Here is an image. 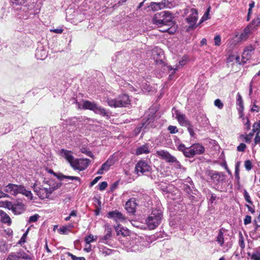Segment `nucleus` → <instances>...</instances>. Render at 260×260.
Masks as SVG:
<instances>
[{
    "mask_svg": "<svg viewBox=\"0 0 260 260\" xmlns=\"http://www.w3.org/2000/svg\"><path fill=\"white\" fill-rule=\"evenodd\" d=\"M46 183L48 185V187L37 184H34L32 186L34 191L42 199L48 198L55 190L62 185L61 183H55L52 180H49L47 181Z\"/></svg>",
    "mask_w": 260,
    "mask_h": 260,
    "instance_id": "f257e3e1",
    "label": "nucleus"
},
{
    "mask_svg": "<svg viewBox=\"0 0 260 260\" xmlns=\"http://www.w3.org/2000/svg\"><path fill=\"white\" fill-rule=\"evenodd\" d=\"M173 16L169 11H162L155 14L153 17V23L156 25H165L170 26L173 25Z\"/></svg>",
    "mask_w": 260,
    "mask_h": 260,
    "instance_id": "f03ea898",
    "label": "nucleus"
},
{
    "mask_svg": "<svg viewBox=\"0 0 260 260\" xmlns=\"http://www.w3.org/2000/svg\"><path fill=\"white\" fill-rule=\"evenodd\" d=\"M162 217V212L157 209H153L146 221L150 230L155 229L160 223Z\"/></svg>",
    "mask_w": 260,
    "mask_h": 260,
    "instance_id": "7ed1b4c3",
    "label": "nucleus"
},
{
    "mask_svg": "<svg viewBox=\"0 0 260 260\" xmlns=\"http://www.w3.org/2000/svg\"><path fill=\"white\" fill-rule=\"evenodd\" d=\"M107 102L108 105L111 107H125L131 104V100L127 94H123L116 99H108Z\"/></svg>",
    "mask_w": 260,
    "mask_h": 260,
    "instance_id": "20e7f679",
    "label": "nucleus"
},
{
    "mask_svg": "<svg viewBox=\"0 0 260 260\" xmlns=\"http://www.w3.org/2000/svg\"><path fill=\"white\" fill-rule=\"evenodd\" d=\"M156 154L157 156L160 157L162 159L166 160L169 163H174V167L178 169H181L182 166L177 158L171 155L168 151L165 150H157L156 151Z\"/></svg>",
    "mask_w": 260,
    "mask_h": 260,
    "instance_id": "39448f33",
    "label": "nucleus"
},
{
    "mask_svg": "<svg viewBox=\"0 0 260 260\" xmlns=\"http://www.w3.org/2000/svg\"><path fill=\"white\" fill-rule=\"evenodd\" d=\"M212 182L216 185L222 184L225 180V175L223 172L210 171L208 173Z\"/></svg>",
    "mask_w": 260,
    "mask_h": 260,
    "instance_id": "423d86ee",
    "label": "nucleus"
},
{
    "mask_svg": "<svg viewBox=\"0 0 260 260\" xmlns=\"http://www.w3.org/2000/svg\"><path fill=\"white\" fill-rule=\"evenodd\" d=\"M205 147L200 143H195L188 147V152L187 158L193 157L196 155H201L204 153Z\"/></svg>",
    "mask_w": 260,
    "mask_h": 260,
    "instance_id": "0eeeda50",
    "label": "nucleus"
},
{
    "mask_svg": "<svg viewBox=\"0 0 260 260\" xmlns=\"http://www.w3.org/2000/svg\"><path fill=\"white\" fill-rule=\"evenodd\" d=\"M151 170V166L143 159L139 160L135 168V171L137 174H139V173L143 175L146 173H150Z\"/></svg>",
    "mask_w": 260,
    "mask_h": 260,
    "instance_id": "6e6552de",
    "label": "nucleus"
},
{
    "mask_svg": "<svg viewBox=\"0 0 260 260\" xmlns=\"http://www.w3.org/2000/svg\"><path fill=\"white\" fill-rule=\"evenodd\" d=\"M90 160L88 158H76L71 163V167L74 170L83 171L89 166Z\"/></svg>",
    "mask_w": 260,
    "mask_h": 260,
    "instance_id": "1a4fd4ad",
    "label": "nucleus"
},
{
    "mask_svg": "<svg viewBox=\"0 0 260 260\" xmlns=\"http://www.w3.org/2000/svg\"><path fill=\"white\" fill-rule=\"evenodd\" d=\"M190 12L191 14L186 18V21L189 24L188 27L190 29H193L198 26L196 24L198 19V12L194 8L191 9Z\"/></svg>",
    "mask_w": 260,
    "mask_h": 260,
    "instance_id": "9d476101",
    "label": "nucleus"
},
{
    "mask_svg": "<svg viewBox=\"0 0 260 260\" xmlns=\"http://www.w3.org/2000/svg\"><path fill=\"white\" fill-rule=\"evenodd\" d=\"M23 259H30V257L23 250H19L17 252L10 253L6 260H21Z\"/></svg>",
    "mask_w": 260,
    "mask_h": 260,
    "instance_id": "9b49d317",
    "label": "nucleus"
},
{
    "mask_svg": "<svg viewBox=\"0 0 260 260\" xmlns=\"http://www.w3.org/2000/svg\"><path fill=\"white\" fill-rule=\"evenodd\" d=\"M107 217L113 219L116 222H124L126 220L125 216L117 210L109 212L107 213Z\"/></svg>",
    "mask_w": 260,
    "mask_h": 260,
    "instance_id": "f8f14e48",
    "label": "nucleus"
},
{
    "mask_svg": "<svg viewBox=\"0 0 260 260\" xmlns=\"http://www.w3.org/2000/svg\"><path fill=\"white\" fill-rule=\"evenodd\" d=\"M171 3L168 0H162L159 3L152 2L150 4L149 7L153 11L158 10H161L164 8H169Z\"/></svg>",
    "mask_w": 260,
    "mask_h": 260,
    "instance_id": "ddd939ff",
    "label": "nucleus"
},
{
    "mask_svg": "<svg viewBox=\"0 0 260 260\" xmlns=\"http://www.w3.org/2000/svg\"><path fill=\"white\" fill-rule=\"evenodd\" d=\"M176 118L179 124L182 126L186 127L191 123V122L186 118L185 114L181 113L179 111H175Z\"/></svg>",
    "mask_w": 260,
    "mask_h": 260,
    "instance_id": "4468645a",
    "label": "nucleus"
},
{
    "mask_svg": "<svg viewBox=\"0 0 260 260\" xmlns=\"http://www.w3.org/2000/svg\"><path fill=\"white\" fill-rule=\"evenodd\" d=\"M138 205L136 200L134 198H131L125 203V209L129 213L134 214L136 212V207Z\"/></svg>",
    "mask_w": 260,
    "mask_h": 260,
    "instance_id": "2eb2a0df",
    "label": "nucleus"
},
{
    "mask_svg": "<svg viewBox=\"0 0 260 260\" xmlns=\"http://www.w3.org/2000/svg\"><path fill=\"white\" fill-rule=\"evenodd\" d=\"M12 210L15 214H20L25 210V206L23 203L18 202L12 206Z\"/></svg>",
    "mask_w": 260,
    "mask_h": 260,
    "instance_id": "dca6fc26",
    "label": "nucleus"
},
{
    "mask_svg": "<svg viewBox=\"0 0 260 260\" xmlns=\"http://www.w3.org/2000/svg\"><path fill=\"white\" fill-rule=\"evenodd\" d=\"M236 104L239 107L238 108V110L239 111L240 117H242L243 116L244 104L242 96L239 92H238L237 95Z\"/></svg>",
    "mask_w": 260,
    "mask_h": 260,
    "instance_id": "f3484780",
    "label": "nucleus"
},
{
    "mask_svg": "<svg viewBox=\"0 0 260 260\" xmlns=\"http://www.w3.org/2000/svg\"><path fill=\"white\" fill-rule=\"evenodd\" d=\"M150 152L148 144H144L138 147L135 151V154L139 155L143 154H148Z\"/></svg>",
    "mask_w": 260,
    "mask_h": 260,
    "instance_id": "a211bd4d",
    "label": "nucleus"
},
{
    "mask_svg": "<svg viewBox=\"0 0 260 260\" xmlns=\"http://www.w3.org/2000/svg\"><path fill=\"white\" fill-rule=\"evenodd\" d=\"M96 103L91 102L89 101H84L82 105V109L84 110H89L95 112V108H96Z\"/></svg>",
    "mask_w": 260,
    "mask_h": 260,
    "instance_id": "6ab92c4d",
    "label": "nucleus"
},
{
    "mask_svg": "<svg viewBox=\"0 0 260 260\" xmlns=\"http://www.w3.org/2000/svg\"><path fill=\"white\" fill-rule=\"evenodd\" d=\"M254 49V47L252 45H249L246 47L242 54L243 58L246 59V60L249 59L253 54Z\"/></svg>",
    "mask_w": 260,
    "mask_h": 260,
    "instance_id": "aec40b11",
    "label": "nucleus"
},
{
    "mask_svg": "<svg viewBox=\"0 0 260 260\" xmlns=\"http://www.w3.org/2000/svg\"><path fill=\"white\" fill-rule=\"evenodd\" d=\"M1 221L3 223H7L10 225L12 223V220L10 216L4 211L0 210Z\"/></svg>",
    "mask_w": 260,
    "mask_h": 260,
    "instance_id": "412c9836",
    "label": "nucleus"
},
{
    "mask_svg": "<svg viewBox=\"0 0 260 260\" xmlns=\"http://www.w3.org/2000/svg\"><path fill=\"white\" fill-rule=\"evenodd\" d=\"M225 229H224L223 228H220L219 230L218 235L216 238V241L217 242L218 244H219L220 246H222L224 244V240L223 237V234L225 232Z\"/></svg>",
    "mask_w": 260,
    "mask_h": 260,
    "instance_id": "4be33fe9",
    "label": "nucleus"
},
{
    "mask_svg": "<svg viewBox=\"0 0 260 260\" xmlns=\"http://www.w3.org/2000/svg\"><path fill=\"white\" fill-rule=\"evenodd\" d=\"M61 152L63 154V157L64 158L70 163V165L71 163L75 159L74 156L72 155V152L66 149H61Z\"/></svg>",
    "mask_w": 260,
    "mask_h": 260,
    "instance_id": "5701e85b",
    "label": "nucleus"
},
{
    "mask_svg": "<svg viewBox=\"0 0 260 260\" xmlns=\"http://www.w3.org/2000/svg\"><path fill=\"white\" fill-rule=\"evenodd\" d=\"M115 163V160L113 156H110L105 162L102 165V169H104L105 171H108L110 167L113 166Z\"/></svg>",
    "mask_w": 260,
    "mask_h": 260,
    "instance_id": "b1692460",
    "label": "nucleus"
},
{
    "mask_svg": "<svg viewBox=\"0 0 260 260\" xmlns=\"http://www.w3.org/2000/svg\"><path fill=\"white\" fill-rule=\"evenodd\" d=\"M54 175L55 176L60 180H62L63 179H69L72 180H76L78 181H81V179L79 177L67 176L61 173H59L58 174H57L56 173H54Z\"/></svg>",
    "mask_w": 260,
    "mask_h": 260,
    "instance_id": "393cba45",
    "label": "nucleus"
},
{
    "mask_svg": "<svg viewBox=\"0 0 260 260\" xmlns=\"http://www.w3.org/2000/svg\"><path fill=\"white\" fill-rule=\"evenodd\" d=\"M251 31L248 26L245 27L243 31L240 34L239 39L240 41H246L250 36Z\"/></svg>",
    "mask_w": 260,
    "mask_h": 260,
    "instance_id": "a878e982",
    "label": "nucleus"
},
{
    "mask_svg": "<svg viewBox=\"0 0 260 260\" xmlns=\"http://www.w3.org/2000/svg\"><path fill=\"white\" fill-rule=\"evenodd\" d=\"M105 227V234L104 236L103 239L104 240H107L111 238L112 237V228L109 224H106Z\"/></svg>",
    "mask_w": 260,
    "mask_h": 260,
    "instance_id": "bb28decb",
    "label": "nucleus"
},
{
    "mask_svg": "<svg viewBox=\"0 0 260 260\" xmlns=\"http://www.w3.org/2000/svg\"><path fill=\"white\" fill-rule=\"evenodd\" d=\"M15 184L9 183L5 187L4 190L6 192L15 196Z\"/></svg>",
    "mask_w": 260,
    "mask_h": 260,
    "instance_id": "cd10ccee",
    "label": "nucleus"
},
{
    "mask_svg": "<svg viewBox=\"0 0 260 260\" xmlns=\"http://www.w3.org/2000/svg\"><path fill=\"white\" fill-rule=\"evenodd\" d=\"M74 226L72 224H69L68 225H65L61 227L58 230V232L61 234H67L68 233L71 232L70 228H72Z\"/></svg>",
    "mask_w": 260,
    "mask_h": 260,
    "instance_id": "c85d7f7f",
    "label": "nucleus"
},
{
    "mask_svg": "<svg viewBox=\"0 0 260 260\" xmlns=\"http://www.w3.org/2000/svg\"><path fill=\"white\" fill-rule=\"evenodd\" d=\"M115 229L117 235L120 234L123 235V236H126L128 235V232L126 230H125L123 228H120V224H118L117 226H116L115 227Z\"/></svg>",
    "mask_w": 260,
    "mask_h": 260,
    "instance_id": "c756f323",
    "label": "nucleus"
},
{
    "mask_svg": "<svg viewBox=\"0 0 260 260\" xmlns=\"http://www.w3.org/2000/svg\"><path fill=\"white\" fill-rule=\"evenodd\" d=\"M240 165V162L239 161H237L236 162V166H235V179L237 180V182L238 184H239V183H240V174H239Z\"/></svg>",
    "mask_w": 260,
    "mask_h": 260,
    "instance_id": "7c9ffc66",
    "label": "nucleus"
},
{
    "mask_svg": "<svg viewBox=\"0 0 260 260\" xmlns=\"http://www.w3.org/2000/svg\"><path fill=\"white\" fill-rule=\"evenodd\" d=\"M177 149L182 152L183 154V155L186 157H187V154L188 152V147L187 148L185 147V145L183 144H180L178 145L177 147Z\"/></svg>",
    "mask_w": 260,
    "mask_h": 260,
    "instance_id": "2f4dec72",
    "label": "nucleus"
},
{
    "mask_svg": "<svg viewBox=\"0 0 260 260\" xmlns=\"http://www.w3.org/2000/svg\"><path fill=\"white\" fill-rule=\"evenodd\" d=\"M95 112L94 113L96 114H99L103 116H108V113L106 110L102 107H99L96 105V108H95Z\"/></svg>",
    "mask_w": 260,
    "mask_h": 260,
    "instance_id": "473e14b6",
    "label": "nucleus"
},
{
    "mask_svg": "<svg viewBox=\"0 0 260 260\" xmlns=\"http://www.w3.org/2000/svg\"><path fill=\"white\" fill-rule=\"evenodd\" d=\"M171 26L172 25L168 26L167 25H160V29H159V31L162 32H168L170 34H173V31L171 30Z\"/></svg>",
    "mask_w": 260,
    "mask_h": 260,
    "instance_id": "72a5a7b5",
    "label": "nucleus"
},
{
    "mask_svg": "<svg viewBox=\"0 0 260 260\" xmlns=\"http://www.w3.org/2000/svg\"><path fill=\"white\" fill-rule=\"evenodd\" d=\"M168 71H173L170 74L169 76V78L170 80H172L173 78V77L176 73V71L178 70V66H176L175 68H173L171 66H168Z\"/></svg>",
    "mask_w": 260,
    "mask_h": 260,
    "instance_id": "f704fd0d",
    "label": "nucleus"
},
{
    "mask_svg": "<svg viewBox=\"0 0 260 260\" xmlns=\"http://www.w3.org/2000/svg\"><path fill=\"white\" fill-rule=\"evenodd\" d=\"M253 133L256 132L257 133H259L260 132V121L257 122H255L253 124V129H252Z\"/></svg>",
    "mask_w": 260,
    "mask_h": 260,
    "instance_id": "c9c22d12",
    "label": "nucleus"
},
{
    "mask_svg": "<svg viewBox=\"0 0 260 260\" xmlns=\"http://www.w3.org/2000/svg\"><path fill=\"white\" fill-rule=\"evenodd\" d=\"M239 245L241 249H243L245 248L244 239L241 233H239Z\"/></svg>",
    "mask_w": 260,
    "mask_h": 260,
    "instance_id": "e433bc0d",
    "label": "nucleus"
},
{
    "mask_svg": "<svg viewBox=\"0 0 260 260\" xmlns=\"http://www.w3.org/2000/svg\"><path fill=\"white\" fill-rule=\"evenodd\" d=\"M81 152L85 154L86 155L93 158V155L91 151L87 149L86 148L83 147L81 149Z\"/></svg>",
    "mask_w": 260,
    "mask_h": 260,
    "instance_id": "4c0bfd02",
    "label": "nucleus"
},
{
    "mask_svg": "<svg viewBox=\"0 0 260 260\" xmlns=\"http://www.w3.org/2000/svg\"><path fill=\"white\" fill-rule=\"evenodd\" d=\"M96 238H94V237L92 235H90L88 236H87L85 238V241L86 244H90L91 242L96 241Z\"/></svg>",
    "mask_w": 260,
    "mask_h": 260,
    "instance_id": "58836bf2",
    "label": "nucleus"
},
{
    "mask_svg": "<svg viewBox=\"0 0 260 260\" xmlns=\"http://www.w3.org/2000/svg\"><path fill=\"white\" fill-rule=\"evenodd\" d=\"M243 195H244V197L245 201L247 203H248L249 204L252 205L253 202L251 200V198H250V197L249 193L246 190H244Z\"/></svg>",
    "mask_w": 260,
    "mask_h": 260,
    "instance_id": "ea45409f",
    "label": "nucleus"
},
{
    "mask_svg": "<svg viewBox=\"0 0 260 260\" xmlns=\"http://www.w3.org/2000/svg\"><path fill=\"white\" fill-rule=\"evenodd\" d=\"M21 194H22L25 196L26 197H28V198L30 197V200H32V193H31V191L29 190H26L24 186L22 189V191Z\"/></svg>",
    "mask_w": 260,
    "mask_h": 260,
    "instance_id": "a19ab883",
    "label": "nucleus"
},
{
    "mask_svg": "<svg viewBox=\"0 0 260 260\" xmlns=\"http://www.w3.org/2000/svg\"><path fill=\"white\" fill-rule=\"evenodd\" d=\"M244 167L247 171L251 170L253 167L251 161L249 159L246 160L244 161Z\"/></svg>",
    "mask_w": 260,
    "mask_h": 260,
    "instance_id": "79ce46f5",
    "label": "nucleus"
},
{
    "mask_svg": "<svg viewBox=\"0 0 260 260\" xmlns=\"http://www.w3.org/2000/svg\"><path fill=\"white\" fill-rule=\"evenodd\" d=\"M24 186L22 185L15 184V196L19 193H21Z\"/></svg>",
    "mask_w": 260,
    "mask_h": 260,
    "instance_id": "37998d69",
    "label": "nucleus"
},
{
    "mask_svg": "<svg viewBox=\"0 0 260 260\" xmlns=\"http://www.w3.org/2000/svg\"><path fill=\"white\" fill-rule=\"evenodd\" d=\"M168 130L170 132V134H174L178 132V129L176 126L169 125L168 127Z\"/></svg>",
    "mask_w": 260,
    "mask_h": 260,
    "instance_id": "c03bdc74",
    "label": "nucleus"
},
{
    "mask_svg": "<svg viewBox=\"0 0 260 260\" xmlns=\"http://www.w3.org/2000/svg\"><path fill=\"white\" fill-rule=\"evenodd\" d=\"M113 252V250L110 249L106 247H104L102 250V254L104 256H107L112 254Z\"/></svg>",
    "mask_w": 260,
    "mask_h": 260,
    "instance_id": "a18cd8bd",
    "label": "nucleus"
},
{
    "mask_svg": "<svg viewBox=\"0 0 260 260\" xmlns=\"http://www.w3.org/2000/svg\"><path fill=\"white\" fill-rule=\"evenodd\" d=\"M186 127L187 128L188 132L189 133L190 137H193L195 135V133L194 132L193 125L191 123L190 124L186 126Z\"/></svg>",
    "mask_w": 260,
    "mask_h": 260,
    "instance_id": "49530a36",
    "label": "nucleus"
},
{
    "mask_svg": "<svg viewBox=\"0 0 260 260\" xmlns=\"http://www.w3.org/2000/svg\"><path fill=\"white\" fill-rule=\"evenodd\" d=\"M67 254L71 257L73 260H86L84 257H77L70 252H68Z\"/></svg>",
    "mask_w": 260,
    "mask_h": 260,
    "instance_id": "de8ad7c7",
    "label": "nucleus"
},
{
    "mask_svg": "<svg viewBox=\"0 0 260 260\" xmlns=\"http://www.w3.org/2000/svg\"><path fill=\"white\" fill-rule=\"evenodd\" d=\"M40 216L38 214H36L32 216H30L28 220L29 223L35 222L39 218Z\"/></svg>",
    "mask_w": 260,
    "mask_h": 260,
    "instance_id": "09e8293b",
    "label": "nucleus"
},
{
    "mask_svg": "<svg viewBox=\"0 0 260 260\" xmlns=\"http://www.w3.org/2000/svg\"><path fill=\"white\" fill-rule=\"evenodd\" d=\"M253 134L254 133H253V132H252L250 133L249 134L246 135V136L244 137V139L246 143H250L251 142Z\"/></svg>",
    "mask_w": 260,
    "mask_h": 260,
    "instance_id": "8fccbe9b",
    "label": "nucleus"
},
{
    "mask_svg": "<svg viewBox=\"0 0 260 260\" xmlns=\"http://www.w3.org/2000/svg\"><path fill=\"white\" fill-rule=\"evenodd\" d=\"M10 2L15 5H22L24 4L27 0H10Z\"/></svg>",
    "mask_w": 260,
    "mask_h": 260,
    "instance_id": "3c124183",
    "label": "nucleus"
},
{
    "mask_svg": "<svg viewBox=\"0 0 260 260\" xmlns=\"http://www.w3.org/2000/svg\"><path fill=\"white\" fill-rule=\"evenodd\" d=\"M214 44L216 46H219L221 44V37L220 35H216L214 38Z\"/></svg>",
    "mask_w": 260,
    "mask_h": 260,
    "instance_id": "603ef678",
    "label": "nucleus"
},
{
    "mask_svg": "<svg viewBox=\"0 0 260 260\" xmlns=\"http://www.w3.org/2000/svg\"><path fill=\"white\" fill-rule=\"evenodd\" d=\"M214 105L219 109H221L223 107V104L219 99H216L214 101Z\"/></svg>",
    "mask_w": 260,
    "mask_h": 260,
    "instance_id": "864d4df0",
    "label": "nucleus"
},
{
    "mask_svg": "<svg viewBox=\"0 0 260 260\" xmlns=\"http://www.w3.org/2000/svg\"><path fill=\"white\" fill-rule=\"evenodd\" d=\"M28 229H27V231L23 234V236H22V237L19 241L18 244L21 245L22 243H24L26 242V237L28 234Z\"/></svg>",
    "mask_w": 260,
    "mask_h": 260,
    "instance_id": "5fc2aeb1",
    "label": "nucleus"
},
{
    "mask_svg": "<svg viewBox=\"0 0 260 260\" xmlns=\"http://www.w3.org/2000/svg\"><path fill=\"white\" fill-rule=\"evenodd\" d=\"M99 189L100 190H104L107 187L108 183L106 181H103V182H101L100 184H99Z\"/></svg>",
    "mask_w": 260,
    "mask_h": 260,
    "instance_id": "6e6d98bb",
    "label": "nucleus"
},
{
    "mask_svg": "<svg viewBox=\"0 0 260 260\" xmlns=\"http://www.w3.org/2000/svg\"><path fill=\"white\" fill-rule=\"evenodd\" d=\"M251 258L253 260H260V253L255 252L252 253Z\"/></svg>",
    "mask_w": 260,
    "mask_h": 260,
    "instance_id": "4d7b16f0",
    "label": "nucleus"
},
{
    "mask_svg": "<svg viewBox=\"0 0 260 260\" xmlns=\"http://www.w3.org/2000/svg\"><path fill=\"white\" fill-rule=\"evenodd\" d=\"M246 147V145L244 143H241L237 147V150L240 152H243Z\"/></svg>",
    "mask_w": 260,
    "mask_h": 260,
    "instance_id": "13d9d810",
    "label": "nucleus"
},
{
    "mask_svg": "<svg viewBox=\"0 0 260 260\" xmlns=\"http://www.w3.org/2000/svg\"><path fill=\"white\" fill-rule=\"evenodd\" d=\"M14 204H12V202L6 201L3 202V206L8 208L9 209L12 210V206H13Z\"/></svg>",
    "mask_w": 260,
    "mask_h": 260,
    "instance_id": "bf43d9fd",
    "label": "nucleus"
},
{
    "mask_svg": "<svg viewBox=\"0 0 260 260\" xmlns=\"http://www.w3.org/2000/svg\"><path fill=\"white\" fill-rule=\"evenodd\" d=\"M252 24L254 25L255 26H258L260 25V17H258L254 18L252 21Z\"/></svg>",
    "mask_w": 260,
    "mask_h": 260,
    "instance_id": "052dcab7",
    "label": "nucleus"
},
{
    "mask_svg": "<svg viewBox=\"0 0 260 260\" xmlns=\"http://www.w3.org/2000/svg\"><path fill=\"white\" fill-rule=\"evenodd\" d=\"M251 222V217L250 215H246L244 219V223L247 225Z\"/></svg>",
    "mask_w": 260,
    "mask_h": 260,
    "instance_id": "680f3d73",
    "label": "nucleus"
},
{
    "mask_svg": "<svg viewBox=\"0 0 260 260\" xmlns=\"http://www.w3.org/2000/svg\"><path fill=\"white\" fill-rule=\"evenodd\" d=\"M210 8L209 7L207 11L205 13L204 16L202 18V19L201 20V21L200 22V24L205 19H207L208 18L207 17L209 15V12L210 10Z\"/></svg>",
    "mask_w": 260,
    "mask_h": 260,
    "instance_id": "e2e57ef3",
    "label": "nucleus"
},
{
    "mask_svg": "<svg viewBox=\"0 0 260 260\" xmlns=\"http://www.w3.org/2000/svg\"><path fill=\"white\" fill-rule=\"evenodd\" d=\"M50 32H53L56 34H61L63 29L62 28H56V29H51L50 30Z\"/></svg>",
    "mask_w": 260,
    "mask_h": 260,
    "instance_id": "0e129e2a",
    "label": "nucleus"
},
{
    "mask_svg": "<svg viewBox=\"0 0 260 260\" xmlns=\"http://www.w3.org/2000/svg\"><path fill=\"white\" fill-rule=\"evenodd\" d=\"M260 110V107L257 105H256L255 104H254L253 107L251 109V111L252 112H258Z\"/></svg>",
    "mask_w": 260,
    "mask_h": 260,
    "instance_id": "69168bd1",
    "label": "nucleus"
},
{
    "mask_svg": "<svg viewBox=\"0 0 260 260\" xmlns=\"http://www.w3.org/2000/svg\"><path fill=\"white\" fill-rule=\"evenodd\" d=\"M260 143V136L259 133H256V135L254 138V145H256L257 144Z\"/></svg>",
    "mask_w": 260,
    "mask_h": 260,
    "instance_id": "338daca9",
    "label": "nucleus"
},
{
    "mask_svg": "<svg viewBox=\"0 0 260 260\" xmlns=\"http://www.w3.org/2000/svg\"><path fill=\"white\" fill-rule=\"evenodd\" d=\"M187 63V60L186 58L184 56L182 59L179 61V65L181 66H184Z\"/></svg>",
    "mask_w": 260,
    "mask_h": 260,
    "instance_id": "774afa93",
    "label": "nucleus"
}]
</instances>
